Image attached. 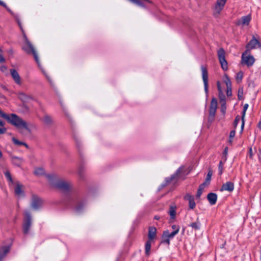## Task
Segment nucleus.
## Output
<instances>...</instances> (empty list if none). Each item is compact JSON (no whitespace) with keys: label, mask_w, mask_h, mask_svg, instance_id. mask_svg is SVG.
Returning <instances> with one entry per match:
<instances>
[{"label":"nucleus","mask_w":261,"mask_h":261,"mask_svg":"<svg viewBox=\"0 0 261 261\" xmlns=\"http://www.w3.org/2000/svg\"><path fill=\"white\" fill-rule=\"evenodd\" d=\"M46 177L53 187L63 192H68L72 189V184L70 182L58 178L57 175L55 174H47Z\"/></svg>","instance_id":"1"},{"label":"nucleus","mask_w":261,"mask_h":261,"mask_svg":"<svg viewBox=\"0 0 261 261\" xmlns=\"http://www.w3.org/2000/svg\"><path fill=\"white\" fill-rule=\"evenodd\" d=\"M179 226L176 225H173L172 226V228L174 230V231H177V233H178L179 230Z\"/></svg>","instance_id":"50"},{"label":"nucleus","mask_w":261,"mask_h":261,"mask_svg":"<svg viewBox=\"0 0 261 261\" xmlns=\"http://www.w3.org/2000/svg\"><path fill=\"white\" fill-rule=\"evenodd\" d=\"M176 207L175 205H170L169 211V214L170 216L171 219L174 220L176 217Z\"/></svg>","instance_id":"20"},{"label":"nucleus","mask_w":261,"mask_h":261,"mask_svg":"<svg viewBox=\"0 0 261 261\" xmlns=\"http://www.w3.org/2000/svg\"><path fill=\"white\" fill-rule=\"evenodd\" d=\"M19 98L21 99V100L27 102L29 99H33V98L31 95H27L25 93H21L19 94Z\"/></svg>","instance_id":"24"},{"label":"nucleus","mask_w":261,"mask_h":261,"mask_svg":"<svg viewBox=\"0 0 261 261\" xmlns=\"http://www.w3.org/2000/svg\"><path fill=\"white\" fill-rule=\"evenodd\" d=\"M184 199L189 201V206L190 209L193 210L195 208L196 204L194 201V197L192 195L187 194L184 196Z\"/></svg>","instance_id":"12"},{"label":"nucleus","mask_w":261,"mask_h":261,"mask_svg":"<svg viewBox=\"0 0 261 261\" xmlns=\"http://www.w3.org/2000/svg\"><path fill=\"white\" fill-rule=\"evenodd\" d=\"M23 186L20 184L19 182H17L16 186L15 188L14 191L15 194L17 196H23L24 195V191L22 190Z\"/></svg>","instance_id":"17"},{"label":"nucleus","mask_w":261,"mask_h":261,"mask_svg":"<svg viewBox=\"0 0 261 261\" xmlns=\"http://www.w3.org/2000/svg\"><path fill=\"white\" fill-rule=\"evenodd\" d=\"M10 73L15 82L18 85H20L21 84V79L18 72L15 69H11Z\"/></svg>","instance_id":"13"},{"label":"nucleus","mask_w":261,"mask_h":261,"mask_svg":"<svg viewBox=\"0 0 261 261\" xmlns=\"http://www.w3.org/2000/svg\"><path fill=\"white\" fill-rule=\"evenodd\" d=\"M156 236V229L154 226H150L148 228V240H153Z\"/></svg>","instance_id":"15"},{"label":"nucleus","mask_w":261,"mask_h":261,"mask_svg":"<svg viewBox=\"0 0 261 261\" xmlns=\"http://www.w3.org/2000/svg\"><path fill=\"white\" fill-rule=\"evenodd\" d=\"M5 62V59L3 57V55L2 54V53H0V63H4Z\"/></svg>","instance_id":"54"},{"label":"nucleus","mask_w":261,"mask_h":261,"mask_svg":"<svg viewBox=\"0 0 261 261\" xmlns=\"http://www.w3.org/2000/svg\"><path fill=\"white\" fill-rule=\"evenodd\" d=\"M3 156V153L0 150V160L1 159V158H2Z\"/></svg>","instance_id":"64"},{"label":"nucleus","mask_w":261,"mask_h":261,"mask_svg":"<svg viewBox=\"0 0 261 261\" xmlns=\"http://www.w3.org/2000/svg\"><path fill=\"white\" fill-rule=\"evenodd\" d=\"M4 174L9 182H10L12 184L13 183V180L11 177V173L9 171L5 172Z\"/></svg>","instance_id":"37"},{"label":"nucleus","mask_w":261,"mask_h":261,"mask_svg":"<svg viewBox=\"0 0 261 261\" xmlns=\"http://www.w3.org/2000/svg\"><path fill=\"white\" fill-rule=\"evenodd\" d=\"M226 0H217L216 5L221 7H224Z\"/></svg>","instance_id":"40"},{"label":"nucleus","mask_w":261,"mask_h":261,"mask_svg":"<svg viewBox=\"0 0 261 261\" xmlns=\"http://www.w3.org/2000/svg\"><path fill=\"white\" fill-rule=\"evenodd\" d=\"M219 98L220 100V103H226V97L223 92L219 93Z\"/></svg>","instance_id":"38"},{"label":"nucleus","mask_w":261,"mask_h":261,"mask_svg":"<svg viewBox=\"0 0 261 261\" xmlns=\"http://www.w3.org/2000/svg\"><path fill=\"white\" fill-rule=\"evenodd\" d=\"M234 189V184L231 181H227L222 185L220 191H227L232 192Z\"/></svg>","instance_id":"11"},{"label":"nucleus","mask_w":261,"mask_h":261,"mask_svg":"<svg viewBox=\"0 0 261 261\" xmlns=\"http://www.w3.org/2000/svg\"><path fill=\"white\" fill-rule=\"evenodd\" d=\"M213 174V171L211 169H209L208 172L207 173L206 179H207V180H211V177Z\"/></svg>","instance_id":"47"},{"label":"nucleus","mask_w":261,"mask_h":261,"mask_svg":"<svg viewBox=\"0 0 261 261\" xmlns=\"http://www.w3.org/2000/svg\"><path fill=\"white\" fill-rule=\"evenodd\" d=\"M10 248L9 246H3L0 248V261H2L4 258L10 251Z\"/></svg>","instance_id":"14"},{"label":"nucleus","mask_w":261,"mask_h":261,"mask_svg":"<svg viewBox=\"0 0 261 261\" xmlns=\"http://www.w3.org/2000/svg\"><path fill=\"white\" fill-rule=\"evenodd\" d=\"M219 174L221 175L223 172V163L222 161H220L218 166Z\"/></svg>","instance_id":"41"},{"label":"nucleus","mask_w":261,"mask_h":261,"mask_svg":"<svg viewBox=\"0 0 261 261\" xmlns=\"http://www.w3.org/2000/svg\"><path fill=\"white\" fill-rule=\"evenodd\" d=\"M243 77V71H240L238 72L237 73L236 77L237 81L238 83L241 82L242 80Z\"/></svg>","instance_id":"36"},{"label":"nucleus","mask_w":261,"mask_h":261,"mask_svg":"<svg viewBox=\"0 0 261 261\" xmlns=\"http://www.w3.org/2000/svg\"><path fill=\"white\" fill-rule=\"evenodd\" d=\"M14 17L15 18V19H16V21H17V22L18 23V24L19 25V26L20 28L21 29V31H23L20 21L18 19V17L17 16H15Z\"/></svg>","instance_id":"51"},{"label":"nucleus","mask_w":261,"mask_h":261,"mask_svg":"<svg viewBox=\"0 0 261 261\" xmlns=\"http://www.w3.org/2000/svg\"><path fill=\"white\" fill-rule=\"evenodd\" d=\"M217 87L219 93H221L222 92V90L221 89L220 82L219 81L217 82Z\"/></svg>","instance_id":"49"},{"label":"nucleus","mask_w":261,"mask_h":261,"mask_svg":"<svg viewBox=\"0 0 261 261\" xmlns=\"http://www.w3.org/2000/svg\"><path fill=\"white\" fill-rule=\"evenodd\" d=\"M23 37L24 43L21 47L22 49L24 50L27 54L33 55L35 60L39 66L40 63L39 58L35 49L25 34L23 35Z\"/></svg>","instance_id":"3"},{"label":"nucleus","mask_w":261,"mask_h":261,"mask_svg":"<svg viewBox=\"0 0 261 261\" xmlns=\"http://www.w3.org/2000/svg\"><path fill=\"white\" fill-rule=\"evenodd\" d=\"M224 82L226 84V87H231V81L227 74L224 75Z\"/></svg>","instance_id":"33"},{"label":"nucleus","mask_w":261,"mask_h":261,"mask_svg":"<svg viewBox=\"0 0 261 261\" xmlns=\"http://www.w3.org/2000/svg\"><path fill=\"white\" fill-rule=\"evenodd\" d=\"M218 57L222 68L224 71L227 70L228 69V64L225 59V51L223 48L218 50Z\"/></svg>","instance_id":"6"},{"label":"nucleus","mask_w":261,"mask_h":261,"mask_svg":"<svg viewBox=\"0 0 261 261\" xmlns=\"http://www.w3.org/2000/svg\"><path fill=\"white\" fill-rule=\"evenodd\" d=\"M12 163L18 167H20L23 162V159L21 158L13 156L11 158Z\"/></svg>","instance_id":"19"},{"label":"nucleus","mask_w":261,"mask_h":261,"mask_svg":"<svg viewBox=\"0 0 261 261\" xmlns=\"http://www.w3.org/2000/svg\"><path fill=\"white\" fill-rule=\"evenodd\" d=\"M0 117L6 119L7 122L19 129L24 128L30 131L27 123L15 114L8 115L0 110Z\"/></svg>","instance_id":"2"},{"label":"nucleus","mask_w":261,"mask_h":261,"mask_svg":"<svg viewBox=\"0 0 261 261\" xmlns=\"http://www.w3.org/2000/svg\"><path fill=\"white\" fill-rule=\"evenodd\" d=\"M210 108L216 109H217V100L216 98L213 97L212 99Z\"/></svg>","instance_id":"32"},{"label":"nucleus","mask_w":261,"mask_h":261,"mask_svg":"<svg viewBox=\"0 0 261 261\" xmlns=\"http://www.w3.org/2000/svg\"><path fill=\"white\" fill-rule=\"evenodd\" d=\"M223 7H221L220 6H218L216 5L215 8V11L214 12V15L215 16H217L220 13L221 11L223 10Z\"/></svg>","instance_id":"34"},{"label":"nucleus","mask_w":261,"mask_h":261,"mask_svg":"<svg viewBox=\"0 0 261 261\" xmlns=\"http://www.w3.org/2000/svg\"><path fill=\"white\" fill-rule=\"evenodd\" d=\"M6 10L12 15L14 17H15L16 15L14 14V13H13V12L12 11H11L10 8H9L6 5V7H5Z\"/></svg>","instance_id":"53"},{"label":"nucleus","mask_w":261,"mask_h":261,"mask_svg":"<svg viewBox=\"0 0 261 261\" xmlns=\"http://www.w3.org/2000/svg\"><path fill=\"white\" fill-rule=\"evenodd\" d=\"M258 127L259 128H261V121H259L258 123Z\"/></svg>","instance_id":"63"},{"label":"nucleus","mask_w":261,"mask_h":261,"mask_svg":"<svg viewBox=\"0 0 261 261\" xmlns=\"http://www.w3.org/2000/svg\"><path fill=\"white\" fill-rule=\"evenodd\" d=\"M24 219L23 224V232L24 234L29 233L31 226L32 217L30 213L27 211L24 212Z\"/></svg>","instance_id":"5"},{"label":"nucleus","mask_w":261,"mask_h":261,"mask_svg":"<svg viewBox=\"0 0 261 261\" xmlns=\"http://www.w3.org/2000/svg\"><path fill=\"white\" fill-rule=\"evenodd\" d=\"M154 219H155V220H159L160 219V217L158 216H155L154 217Z\"/></svg>","instance_id":"61"},{"label":"nucleus","mask_w":261,"mask_h":261,"mask_svg":"<svg viewBox=\"0 0 261 261\" xmlns=\"http://www.w3.org/2000/svg\"><path fill=\"white\" fill-rule=\"evenodd\" d=\"M84 204L83 203H79L75 207V211L77 212H80L84 207Z\"/></svg>","instance_id":"42"},{"label":"nucleus","mask_w":261,"mask_h":261,"mask_svg":"<svg viewBox=\"0 0 261 261\" xmlns=\"http://www.w3.org/2000/svg\"><path fill=\"white\" fill-rule=\"evenodd\" d=\"M43 202V200L38 195L32 194L31 201V207L32 208L35 210L39 209L41 207Z\"/></svg>","instance_id":"7"},{"label":"nucleus","mask_w":261,"mask_h":261,"mask_svg":"<svg viewBox=\"0 0 261 261\" xmlns=\"http://www.w3.org/2000/svg\"><path fill=\"white\" fill-rule=\"evenodd\" d=\"M257 155H258V158L259 161L261 163V149H259L258 150V152Z\"/></svg>","instance_id":"55"},{"label":"nucleus","mask_w":261,"mask_h":261,"mask_svg":"<svg viewBox=\"0 0 261 261\" xmlns=\"http://www.w3.org/2000/svg\"><path fill=\"white\" fill-rule=\"evenodd\" d=\"M132 3L143 8H145L146 4H150L151 2L149 0H129Z\"/></svg>","instance_id":"16"},{"label":"nucleus","mask_w":261,"mask_h":261,"mask_svg":"<svg viewBox=\"0 0 261 261\" xmlns=\"http://www.w3.org/2000/svg\"><path fill=\"white\" fill-rule=\"evenodd\" d=\"M151 241L152 240H148L145 243V254L147 256H148L150 254Z\"/></svg>","instance_id":"26"},{"label":"nucleus","mask_w":261,"mask_h":261,"mask_svg":"<svg viewBox=\"0 0 261 261\" xmlns=\"http://www.w3.org/2000/svg\"><path fill=\"white\" fill-rule=\"evenodd\" d=\"M217 109L210 108L208 121L210 122L214 120L215 116Z\"/></svg>","instance_id":"23"},{"label":"nucleus","mask_w":261,"mask_h":261,"mask_svg":"<svg viewBox=\"0 0 261 261\" xmlns=\"http://www.w3.org/2000/svg\"><path fill=\"white\" fill-rule=\"evenodd\" d=\"M46 77L47 79V80H48V82H49L51 86H53V82L51 81V80H50V79L47 75H46Z\"/></svg>","instance_id":"60"},{"label":"nucleus","mask_w":261,"mask_h":261,"mask_svg":"<svg viewBox=\"0 0 261 261\" xmlns=\"http://www.w3.org/2000/svg\"><path fill=\"white\" fill-rule=\"evenodd\" d=\"M255 62V59L250 54H246L245 51L242 55V62L248 66H251Z\"/></svg>","instance_id":"8"},{"label":"nucleus","mask_w":261,"mask_h":261,"mask_svg":"<svg viewBox=\"0 0 261 261\" xmlns=\"http://www.w3.org/2000/svg\"><path fill=\"white\" fill-rule=\"evenodd\" d=\"M221 112L223 114L225 115L226 110V103H221Z\"/></svg>","instance_id":"44"},{"label":"nucleus","mask_w":261,"mask_h":261,"mask_svg":"<svg viewBox=\"0 0 261 261\" xmlns=\"http://www.w3.org/2000/svg\"><path fill=\"white\" fill-rule=\"evenodd\" d=\"M170 239L168 237V236L166 234V233H164L163 232L161 243L166 244L168 245H169L170 243Z\"/></svg>","instance_id":"25"},{"label":"nucleus","mask_w":261,"mask_h":261,"mask_svg":"<svg viewBox=\"0 0 261 261\" xmlns=\"http://www.w3.org/2000/svg\"><path fill=\"white\" fill-rule=\"evenodd\" d=\"M240 120V117L239 115L237 116L233 122V126L236 128Z\"/></svg>","instance_id":"46"},{"label":"nucleus","mask_w":261,"mask_h":261,"mask_svg":"<svg viewBox=\"0 0 261 261\" xmlns=\"http://www.w3.org/2000/svg\"><path fill=\"white\" fill-rule=\"evenodd\" d=\"M0 5L4 7V8L6 7V4L1 0H0Z\"/></svg>","instance_id":"59"},{"label":"nucleus","mask_w":261,"mask_h":261,"mask_svg":"<svg viewBox=\"0 0 261 261\" xmlns=\"http://www.w3.org/2000/svg\"><path fill=\"white\" fill-rule=\"evenodd\" d=\"M238 97L239 100L243 99V88L240 87L238 91Z\"/></svg>","instance_id":"39"},{"label":"nucleus","mask_w":261,"mask_h":261,"mask_svg":"<svg viewBox=\"0 0 261 261\" xmlns=\"http://www.w3.org/2000/svg\"><path fill=\"white\" fill-rule=\"evenodd\" d=\"M248 108V105L247 103H246L244 105L243 107V110L242 112V115L241 117L242 120V125H241V128L242 129H243L244 126V123H245V116L246 114V112Z\"/></svg>","instance_id":"22"},{"label":"nucleus","mask_w":261,"mask_h":261,"mask_svg":"<svg viewBox=\"0 0 261 261\" xmlns=\"http://www.w3.org/2000/svg\"><path fill=\"white\" fill-rule=\"evenodd\" d=\"M12 140L14 144L16 146H20L23 145V146H24L27 148H28V149L29 148L28 145L26 143L19 141L18 140H17L16 138H15L14 137L12 138Z\"/></svg>","instance_id":"21"},{"label":"nucleus","mask_w":261,"mask_h":261,"mask_svg":"<svg viewBox=\"0 0 261 261\" xmlns=\"http://www.w3.org/2000/svg\"><path fill=\"white\" fill-rule=\"evenodd\" d=\"M187 173H186V170L184 167H180L176 171L175 173L171 175L170 177L166 178L165 184L163 186L169 185L171 184H175L178 180L181 178L184 179Z\"/></svg>","instance_id":"4"},{"label":"nucleus","mask_w":261,"mask_h":261,"mask_svg":"<svg viewBox=\"0 0 261 261\" xmlns=\"http://www.w3.org/2000/svg\"><path fill=\"white\" fill-rule=\"evenodd\" d=\"M201 70L202 71V77L204 83V91L206 93H208V72L206 67L201 66Z\"/></svg>","instance_id":"9"},{"label":"nucleus","mask_w":261,"mask_h":261,"mask_svg":"<svg viewBox=\"0 0 261 261\" xmlns=\"http://www.w3.org/2000/svg\"><path fill=\"white\" fill-rule=\"evenodd\" d=\"M251 20V15L250 14L241 17L237 20L236 24L237 25H241L242 27L248 25Z\"/></svg>","instance_id":"10"},{"label":"nucleus","mask_w":261,"mask_h":261,"mask_svg":"<svg viewBox=\"0 0 261 261\" xmlns=\"http://www.w3.org/2000/svg\"><path fill=\"white\" fill-rule=\"evenodd\" d=\"M4 122L2 120H0V134H4L7 131L6 128L4 127Z\"/></svg>","instance_id":"35"},{"label":"nucleus","mask_w":261,"mask_h":261,"mask_svg":"<svg viewBox=\"0 0 261 261\" xmlns=\"http://www.w3.org/2000/svg\"><path fill=\"white\" fill-rule=\"evenodd\" d=\"M235 135H236V131L234 130H232L230 131V134H229V142L230 143L232 142V139L235 136Z\"/></svg>","instance_id":"45"},{"label":"nucleus","mask_w":261,"mask_h":261,"mask_svg":"<svg viewBox=\"0 0 261 261\" xmlns=\"http://www.w3.org/2000/svg\"><path fill=\"white\" fill-rule=\"evenodd\" d=\"M164 233H166L167 236L170 238H173L176 234H177V231H173L172 232L170 233L168 230H165L163 232Z\"/></svg>","instance_id":"31"},{"label":"nucleus","mask_w":261,"mask_h":261,"mask_svg":"<svg viewBox=\"0 0 261 261\" xmlns=\"http://www.w3.org/2000/svg\"><path fill=\"white\" fill-rule=\"evenodd\" d=\"M252 155H253L252 150L251 148H249V156H250V158H252Z\"/></svg>","instance_id":"58"},{"label":"nucleus","mask_w":261,"mask_h":261,"mask_svg":"<svg viewBox=\"0 0 261 261\" xmlns=\"http://www.w3.org/2000/svg\"><path fill=\"white\" fill-rule=\"evenodd\" d=\"M226 94L228 97L232 95L231 87H227Z\"/></svg>","instance_id":"48"},{"label":"nucleus","mask_w":261,"mask_h":261,"mask_svg":"<svg viewBox=\"0 0 261 261\" xmlns=\"http://www.w3.org/2000/svg\"><path fill=\"white\" fill-rule=\"evenodd\" d=\"M205 186H204V184H201L200 185L198 189L201 190L202 191H203Z\"/></svg>","instance_id":"57"},{"label":"nucleus","mask_w":261,"mask_h":261,"mask_svg":"<svg viewBox=\"0 0 261 261\" xmlns=\"http://www.w3.org/2000/svg\"><path fill=\"white\" fill-rule=\"evenodd\" d=\"M84 171H85L84 167L83 165H81L79 168L78 174H79V176L80 179L82 180H83L85 177Z\"/></svg>","instance_id":"27"},{"label":"nucleus","mask_w":261,"mask_h":261,"mask_svg":"<svg viewBox=\"0 0 261 261\" xmlns=\"http://www.w3.org/2000/svg\"><path fill=\"white\" fill-rule=\"evenodd\" d=\"M43 121L47 125H51L53 122L51 117L48 115L44 116Z\"/></svg>","instance_id":"29"},{"label":"nucleus","mask_w":261,"mask_h":261,"mask_svg":"<svg viewBox=\"0 0 261 261\" xmlns=\"http://www.w3.org/2000/svg\"><path fill=\"white\" fill-rule=\"evenodd\" d=\"M227 147H225L224 150V154H226L227 153Z\"/></svg>","instance_id":"62"},{"label":"nucleus","mask_w":261,"mask_h":261,"mask_svg":"<svg viewBox=\"0 0 261 261\" xmlns=\"http://www.w3.org/2000/svg\"><path fill=\"white\" fill-rule=\"evenodd\" d=\"M189 226L195 230H198L200 228V223L198 218H197L196 222L191 223Z\"/></svg>","instance_id":"28"},{"label":"nucleus","mask_w":261,"mask_h":261,"mask_svg":"<svg viewBox=\"0 0 261 261\" xmlns=\"http://www.w3.org/2000/svg\"><path fill=\"white\" fill-rule=\"evenodd\" d=\"M73 138L75 140L76 147L79 150V153H81V143L80 141V140L77 138V136L76 135H73Z\"/></svg>","instance_id":"30"},{"label":"nucleus","mask_w":261,"mask_h":261,"mask_svg":"<svg viewBox=\"0 0 261 261\" xmlns=\"http://www.w3.org/2000/svg\"><path fill=\"white\" fill-rule=\"evenodd\" d=\"M211 180H207V179L205 178V180L204 182H203L202 184H204V186H207L210 184Z\"/></svg>","instance_id":"56"},{"label":"nucleus","mask_w":261,"mask_h":261,"mask_svg":"<svg viewBox=\"0 0 261 261\" xmlns=\"http://www.w3.org/2000/svg\"><path fill=\"white\" fill-rule=\"evenodd\" d=\"M202 192H203V191H202L201 190L198 189V191H197V194H196V198H199L201 196Z\"/></svg>","instance_id":"52"},{"label":"nucleus","mask_w":261,"mask_h":261,"mask_svg":"<svg viewBox=\"0 0 261 261\" xmlns=\"http://www.w3.org/2000/svg\"><path fill=\"white\" fill-rule=\"evenodd\" d=\"M207 198L211 205L216 204L217 200V195L214 193H210L207 196Z\"/></svg>","instance_id":"18"},{"label":"nucleus","mask_w":261,"mask_h":261,"mask_svg":"<svg viewBox=\"0 0 261 261\" xmlns=\"http://www.w3.org/2000/svg\"><path fill=\"white\" fill-rule=\"evenodd\" d=\"M34 174L37 175H43L44 174V170L42 168H38L35 170Z\"/></svg>","instance_id":"43"}]
</instances>
